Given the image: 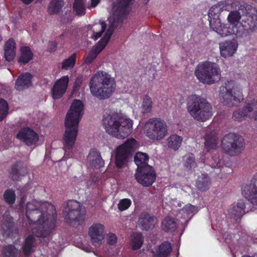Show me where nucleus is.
<instances>
[{
	"label": "nucleus",
	"mask_w": 257,
	"mask_h": 257,
	"mask_svg": "<svg viewBox=\"0 0 257 257\" xmlns=\"http://www.w3.org/2000/svg\"><path fill=\"white\" fill-rule=\"evenodd\" d=\"M227 163H226V165H225L226 167H227Z\"/></svg>",
	"instance_id": "61"
},
{
	"label": "nucleus",
	"mask_w": 257,
	"mask_h": 257,
	"mask_svg": "<svg viewBox=\"0 0 257 257\" xmlns=\"http://www.w3.org/2000/svg\"><path fill=\"white\" fill-rule=\"evenodd\" d=\"M83 82V78L81 76H78L76 77L73 86V91L77 92L80 89V87Z\"/></svg>",
	"instance_id": "48"
},
{
	"label": "nucleus",
	"mask_w": 257,
	"mask_h": 257,
	"mask_svg": "<svg viewBox=\"0 0 257 257\" xmlns=\"http://www.w3.org/2000/svg\"><path fill=\"white\" fill-rule=\"evenodd\" d=\"M114 31V28L112 25H110L104 36L100 39L98 43L90 51L86 56L84 57V62L87 64H89L96 58L98 54L101 52L109 42L111 36Z\"/></svg>",
	"instance_id": "13"
},
{
	"label": "nucleus",
	"mask_w": 257,
	"mask_h": 257,
	"mask_svg": "<svg viewBox=\"0 0 257 257\" xmlns=\"http://www.w3.org/2000/svg\"><path fill=\"white\" fill-rule=\"evenodd\" d=\"M153 102L151 98L146 94L143 98L141 105L142 112L143 114L149 113L152 111Z\"/></svg>",
	"instance_id": "39"
},
{
	"label": "nucleus",
	"mask_w": 257,
	"mask_h": 257,
	"mask_svg": "<svg viewBox=\"0 0 257 257\" xmlns=\"http://www.w3.org/2000/svg\"><path fill=\"white\" fill-rule=\"evenodd\" d=\"M149 157L148 155L145 153L137 152L134 157V162L137 166V169H140L147 168L148 164Z\"/></svg>",
	"instance_id": "29"
},
{
	"label": "nucleus",
	"mask_w": 257,
	"mask_h": 257,
	"mask_svg": "<svg viewBox=\"0 0 257 257\" xmlns=\"http://www.w3.org/2000/svg\"><path fill=\"white\" fill-rule=\"evenodd\" d=\"M183 163L184 168L188 171H192L197 166L195 161V157L193 153H188L183 157Z\"/></svg>",
	"instance_id": "32"
},
{
	"label": "nucleus",
	"mask_w": 257,
	"mask_h": 257,
	"mask_svg": "<svg viewBox=\"0 0 257 257\" xmlns=\"http://www.w3.org/2000/svg\"><path fill=\"white\" fill-rule=\"evenodd\" d=\"M242 17L238 11H232L230 12L227 17V20L229 23L228 26L226 27L227 29L226 36L228 35L235 36L237 37V34L239 31V20H241Z\"/></svg>",
	"instance_id": "18"
},
{
	"label": "nucleus",
	"mask_w": 257,
	"mask_h": 257,
	"mask_svg": "<svg viewBox=\"0 0 257 257\" xmlns=\"http://www.w3.org/2000/svg\"><path fill=\"white\" fill-rule=\"evenodd\" d=\"M16 137L28 146L36 144L39 140L38 134L32 129L28 127L22 128L17 135Z\"/></svg>",
	"instance_id": "19"
},
{
	"label": "nucleus",
	"mask_w": 257,
	"mask_h": 257,
	"mask_svg": "<svg viewBox=\"0 0 257 257\" xmlns=\"http://www.w3.org/2000/svg\"><path fill=\"white\" fill-rule=\"evenodd\" d=\"M171 250L170 243L167 241H164L159 246L158 250L156 252V256L167 257Z\"/></svg>",
	"instance_id": "38"
},
{
	"label": "nucleus",
	"mask_w": 257,
	"mask_h": 257,
	"mask_svg": "<svg viewBox=\"0 0 257 257\" xmlns=\"http://www.w3.org/2000/svg\"><path fill=\"white\" fill-rule=\"evenodd\" d=\"M231 40H226V56H232L237 51L238 48V42L235 36Z\"/></svg>",
	"instance_id": "36"
},
{
	"label": "nucleus",
	"mask_w": 257,
	"mask_h": 257,
	"mask_svg": "<svg viewBox=\"0 0 257 257\" xmlns=\"http://www.w3.org/2000/svg\"><path fill=\"white\" fill-rule=\"evenodd\" d=\"M9 110L8 103L4 99H0V121L7 115Z\"/></svg>",
	"instance_id": "45"
},
{
	"label": "nucleus",
	"mask_w": 257,
	"mask_h": 257,
	"mask_svg": "<svg viewBox=\"0 0 257 257\" xmlns=\"http://www.w3.org/2000/svg\"><path fill=\"white\" fill-rule=\"evenodd\" d=\"M4 225L7 227L9 229H12L13 227V222L11 221H5Z\"/></svg>",
	"instance_id": "54"
},
{
	"label": "nucleus",
	"mask_w": 257,
	"mask_h": 257,
	"mask_svg": "<svg viewBox=\"0 0 257 257\" xmlns=\"http://www.w3.org/2000/svg\"><path fill=\"white\" fill-rule=\"evenodd\" d=\"M186 108L190 116L195 120L205 122L212 116V107L207 100L198 95L188 97Z\"/></svg>",
	"instance_id": "5"
},
{
	"label": "nucleus",
	"mask_w": 257,
	"mask_h": 257,
	"mask_svg": "<svg viewBox=\"0 0 257 257\" xmlns=\"http://www.w3.org/2000/svg\"><path fill=\"white\" fill-rule=\"evenodd\" d=\"M229 4V3H227L226 2V3H225L226 7V6H227V5L228 4Z\"/></svg>",
	"instance_id": "60"
},
{
	"label": "nucleus",
	"mask_w": 257,
	"mask_h": 257,
	"mask_svg": "<svg viewBox=\"0 0 257 257\" xmlns=\"http://www.w3.org/2000/svg\"><path fill=\"white\" fill-rule=\"evenodd\" d=\"M27 172L26 167H22L20 162H16L12 165L10 176L14 181H18L20 176H24Z\"/></svg>",
	"instance_id": "26"
},
{
	"label": "nucleus",
	"mask_w": 257,
	"mask_h": 257,
	"mask_svg": "<svg viewBox=\"0 0 257 257\" xmlns=\"http://www.w3.org/2000/svg\"><path fill=\"white\" fill-rule=\"evenodd\" d=\"M18 251L13 245H8L4 247L3 255L4 257H17Z\"/></svg>",
	"instance_id": "42"
},
{
	"label": "nucleus",
	"mask_w": 257,
	"mask_h": 257,
	"mask_svg": "<svg viewBox=\"0 0 257 257\" xmlns=\"http://www.w3.org/2000/svg\"><path fill=\"white\" fill-rule=\"evenodd\" d=\"M64 6L63 0H52L48 7V12L50 15L58 14Z\"/></svg>",
	"instance_id": "35"
},
{
	"label": "nucleus",
	"mask_w": 257,
	"mask_h": 257,
	"mask_svg": "<svg viewBox=\"0 0 257 257\" xmlns=\"http://www.w3.org/2000/svg\"><path fill=\"white\" fill-rule=\"evenodd\" d=\"M245 209V204L243 200H239L236 205L233 204L231 206L228 210V213L231 216V218H233L235 223H239L241 217L248 212V210H246Z\"/></svg>",
	"instance_id": "21"
},
{
	"label": "nucleus",
	"mask_w": 257,
	"mask_h": 257,
	"mask_svg": "<svg viewBox=\"0 0 257 257\" xmlns=\"http://www.w3.org/2000/svg\"><path fill=\"white\" fill-rule=\"evenodd\" d=\"M84 105L80 100L74 99L68 111L65 119V131L63 135L64 150L71 151L76 141L79 123L83 114Z\"/></svg>",
	"instance_id": "2"
},
{
	"label": "nucleus",
	"mask_w": 257,
	"mask_h": 257,
	"mask_svg": "<svg viewBox=\"0 0 257 257\" xmlns=\"http://www.w3.org/2000/svg\"><path fill=\"white\" fill-rule=\"evenodd\" d=\"M48 47L50 51H55L57 47V43L55 41L51 42L49 43Z\"/></svg>",
	"instance_id": "52"
},
{
	"label": "nucleus",
	"mask_w": 257,
	"mask_h": 257,
	"mask_svg": "<svg viewBox=\"0 0 257 257\" xmlns=\"http://www.w3.org/2000/svg\"><path fill=\"white\" fill-rule=\"evenodd\" d=\"M132 204V201L128 198L120 199L118 204V209L121 211L127 209Z\"/></svg>",
	"instance_id": "46"
},
{
	"label": "nucleus",
	"mask_w": 257,
	"mask_h": 257,
	"mask_svg": "<svg viewBox=\"0 0 257 257\" xmlns=\"http://www.w3.org/2000/svg\"><path fill=\"white\" fill-rule=\"evenodd\" d=\"M157 218L147 212L141 213L139 217V223L140 227L143 230L148 231L154 227Z\"/></svg>",
	"instance_id": "23"
},
{
	"label": "nucleus",
	"mask_w": 257,
	"mask_h": 257,
	"mask_svg": "<svg viewBox=\"0 0 257 257\" xmlns=\"http://www.w3.org/2000/svg\"><path fill=\"white\" fill-rule=\"evenodd\" d=\"M219 50L221 56L225 57V43H219Z\"/></svg>",
	"instance_id": "53"
},
{
	"label": "nucleus",
	"mask_w": 257,
	"mask_h": 257,
	"mask_svg": "<svg viewBox=\"0 0 257 257\" xmlns=\"http://www.w3.org/2000/svg\"><path fill=\"white\" fill-rule=\"evenodd\" d=\"M65 36V34L64 33H63L62 34H61L60 36H59V38L60 39H62Z\"/></svg>",
	"instance_id": "59"
},
{
	"label": "nucleus",
	"mask_w": 257,
	"mask_h": 257,
	"mask_svg": "<svg viewBox=\"0 0 257 257\" xmlns=\"http://www.w3.org/2000/svg\"><path fill=\"white\" fill-rule=\"evenodd\" d=\"M144 242V237L141 232H134L131 235V245L134 250L141 248Z\"/></svg>",
	"instance_id": "34"
},
{
	"label": "nucleus",
	"mask_w": 257,
	"mask_h": 257,
	"mask_svg": "<svg viewBox=\"0 0 257 257\" xmlns=\"http://www.w3.org/2000/svg\"><path fill=\"white\" fill-rule=\"evenodd\" d=\"M135 177L143 186L150 187L156 180V173L152 166H147L145 168L136 169Z\"/></svg>",
	"instance_id": "14"
},
{
	"label": "nucleus",
	"mask_w": 257,
	"mask_h": 257,
	"mask_svg": "<svg viewBox=\"0 0 257 257\" xmlns=\"http://www.w3.org/2000/svg\"><path fill=\"white\" fill-rule=\"evenodd\" d=\"M100 153L98 151L95 149H91L89 153V154L87 156L88 161L92 160L94 159L99 156L100 157Z\"/></svg>",
	"instance_id": "50"
},
{
	"label": "nucleus",
	"mask_w": 257,
	"mask_h": 257,
	"mask_svg": "<svg viewBox=\"0 0 257 257\" xmlns=\"http://www.w3.org/2000/svg\"><path fill=\"white\" fill-rule=\"evenodd\" d=\"M16 194L14 190L10 189H7L4 194L5 201L9 205H13L16 201Z\"/></svg>",
	"instance_id": "43"
},
{
	"label": "nucleus",
	"mask_w": 257,
	"mask_h": 257,
	"mask_svg": "<svg viewBox=\"0 0 257 257\" xmlns=\"http://www.w3.org/2000/svg\"><path fill=\"white\" fill-rule=\"evenodd\" d=\"M104 226L100 223H93L88 229V234L93 244H100L104 239Z\"/></svg>",
	"instance_id": "22"
},
{
	"label": "nucleus",
	"mask_w": 257,
	"mask_h": 257,
	"mask_svg": "<svg viewBox=\"0 0 257 257\" xmlns=\"http://www.w3.org/2000/svg\"><path fill=\"white\" fill-rule=\"evenodd\" d=\"M85 0H75L73 5L74 12L76 15L82 16L85 14V7L84 6V1Z\"/></svg>",
	"instance_id": "41"
},
{
	"label": "nucleus",
	"mask_w": 257,
	"mask_h": 257,
	"mask_svg": "<svg viewBox=\"0 0 257 257\" xmlns=\"http://www.w3.org/2000/svg\"><path fill=\"white\" fill-rule=\"evenodd\" d=\"M26 212L32 233L37 237L49 240L56 226L57 214L55 206L47 202L33 200L27 203Z\"/></svg>",
	"instance_id": "1"
},
{
	"label": "nucleus",
	"mask_w": 257,
	"mask_h": 257,
	"mask_svg": "<svg viewBox=\"0 0 257 257\" xmlns=\"http://www.w3.org/2000/svg\"><path fill=\"white\" fill-rule=\"evenodd\" d=\"M68 211L65 216L66 222L70 225H80L85 219V210L78 201L70 200L67 203Z\"/></svg>",
	"instance_id": "9"
},
{
	"label": "nucleus",
	"mask_w": 257,
	"mask_h": 257,
	"mask_svg": "<svg viewBox=\"0 0 257 257\" xmlns=\"http://www.w3.org/2000/svg\"><path fill=\"white\" fill-rule=\"evenodd\" d=\"M33 58V53L28 46H23L20 48V55L18 58V63L20 65L28 63Z\"/></svg>",
	"instance_id": "28"
},
{
	"label": "nucleus",
	"mask_w": 257,
	"mask_h": 257,
	"mask_svg": "<svg viewBox=\"0 0 257 257\" xmlns=\"http://www.w3.org/2000/svg\"><path fill=\"white\" fill-rule=\"evenodd\" d=\"M117 236L114 233H109L107 235V243L110 245H114L116 243Z\"/></svg>",
	"instance_id": "51"
},
{
	"label": "nucleus",
	"mask_w": 257,
	"mask_h": 257,
	"mask_svg": "<svg viewBox=\"0 0 257 257\" xmlns=\"http://www.w3.org/2000/svg\"><path fill=\"white\" fill-rule=\"evenodd\" d=\"M243 99L241 89L235 81H228L227 83H226V106L237 105Z\"/></svg>",
	"instance_id": "12"
},
{
	"label": "nucleus",
	"mask_w": 257,
	"mask_h": 257,
	"mask_svg": "<svg viewBox=\"0 0 257 257\" xmlns=\"http://www.w3.org/2000/svg\"><path fill=\"white\" fill-rule=\"evenodd\" d=\"M96 27V30L97 29H100V31L98 32H95L94 31L95 28L93 29V35L92 38L94 40H96L98 38H99L102 35V34L104 32L106 28V24L103 21L100 22L98 24H95V26Z\"/></svg>",
	"instance_id": "44"
},
{
	"label": "nucleus",
	"mask_w": 257,
	"mask_h": 257,
	"mask_svg": "<svg viewBox=\"0 0 257 257\" xmlns=\"http://www.w3.org/2000/svg\"><path fill=\"white\" fill-rule=\"evenodd\" d=\"M33 75L26 72L21 74L17 78L15 83V88L18 91H22L32 85Z\"/></svg>",
	"instance_id": "24"
},
{
	"label": "nucleus",
	"mask_w": 257,
	"mask_h": 257,
	"mask_svg": "<svg viewBox=\"0 0 257 257\" xmlns=\"http://www.w3.org/2000/svg\"><path fill=\"white\" fill-rule=\"evenodd\" d=\"M69 77L64 76L57 80L52 89V96L53 99L60 98L64 94L68 87Z\"/></svg>",
	"instance_id": "20"
},
{
	"label": "nucleus",
	"mask_w": 257,
	"mask_h": 257,
	"mask_svg": "<svg viewBox=\"0 0 257 257\" xmlns=\"http://www.w3.org/2000/svg\"><path fill=\"white\" fill-rule=\"evenodd\" d=\"M211 182V179L207 174H201L197 177L196 187L202 192L206 191L209 189Z\"/></svg>",
	"instance_id": "27"
},
{
	"label": "nucleus",
	"mask_w": 257,
	"mask_h": 257,
	"mask_svg": "<svg viewBox=\"0 0 257 257\" xmlns=\"http://www.w3.org/2000/svg\"><path fill=\"white\" fill-rule=\"evenodd\" d=\"M168 126L166 121L160 117H152L145 124L144 133L152 141L163 140L167 135Z\"/></svg>",
	"instance_id": "7"
},
{
	"label": "nucleus",
	"mask_w": 257,
	"mask_h": 257,
	"mask_svg": "<svg viewBox=\"0 0 257 257\" xmlns=\"http://www.w3.org/2000/svg\"><path fill=\"white\" fill-rule=\"evenodd\" d=\"M241 191L242 196L252 205L257 207V173L249 183L242 186Z\"/></svg>",
	"instance_id": "15"
},
{
	"label": "nucleus",
	"mask_w": 257,
	"mask_h": 257,
	"mask_svg": "<svg viewBox=\"0 0 257 257\" xmlns=\"http://www.w3.org/2000/svg\"><path fill=\"white\" fill-rule=\"evenodd\" d=\"M137 146V141L134 138H131L126 140L123 144L117 148L115 165L117 168L122 169L127 166L128 159Z\"/></svg>",
	"instance_id": "8"
},
{
	"label": "nucleus",
	"mask_w": 257,
	"mask_h": 257,
	"mask_svg": "<svg viewBox=\"0 0 257 257\" xmlns=\"http://www.w3.org/2000/svg\"><path fill=\"white\" fill-rule=\"evenodd\" d=\"M219 98L220 99V100L223 102L225 101V94H223V93H220L219 94Z\"/></svg>",
	"instance_id": "56"
},
{
	"label": "nucleus",
	"mask_w": 257,
	"mask_h": 257,
	"mask_svg": "<svg viewBox=\"0 0 257 257\" xmlns=\"http://www.w3.org/2000/svg\"><path fill=\"white\" fill-rule=\"evenodd\" d=\"M226 172H226V173L230 174V173H232L233 170L231 168H228V169L226 170Z\"/></svg>",
	"instance_id": "57"
},
{
	"label": "nucleus",
	"mask_w": 257,
	"mask_h": 257,
	"mask_svg": "<svg viewBox=\"0 0 257 257\" xmlns=\"http://www.w3.org/2000/svg\"><path fill=\"white\" fill-rule=\"evenodd\" d=\"M134 0H117L114 4V17L118 22H122L130 12V4Z\"/></svg>",
	"instance_id": "17"
},
{
	"label": "nucleus",
	"mask_w": 257,
	"mask_h": 257,
	"mask_svg": "<svg viewBox=\"0 0 257 257\" xmlns=\"http://www.w3.org/2000/svg\"><path fill=\"white\" fill-rule=\"evenodd\" d=\"M196 211V208L194 206L189 204L186 205L183 208L182 211L183 213L187 215H191L194 213Z\"/></svg>",
	"instance_id": "49"
},
{
	"label": "nucleus",
	"mask_w": 257,
	"mask_h": 257,
	"mask_svg": "<svg viewBox=\"0 0 257 257\" xmlns=\"http://www.w3.org/2000/svg\"><path fill=\"white\" fill-rule=\"evenodd\" d=\"M100 0H91V7H95L100 2Z\"/></svg>",
	"instance_id": "55"
},
{
	"label": "nucleus",
	"mask_w": 257,
	"mask_h": 257,
	"mask_svg": "<svg viewBox=\"0 0 257 257\" xmlns=\"http://www.w3.org/2000/svg\"><path fill=\"white\" fill-rule=\"evenodd\" d=\"M35 241V237L32 235H29L26 237L23 247V251L25 256H29L32 253Z\"/></svg>",
	"instance_id": "37"
},
{
	"label": "nucleus",
	"mask_w": 257,
	"mask_h": 257,
	"mask_svg": "<svg viewBox=\"0 0 257 257\" xmlns=\"http://www.w3.org/2000/svg\"><path fill=\"white\" fill-rule=\"evenodd\" d=\"M89 86L92 95L99 100L111 97L115 91L116 83L114 79L107 73L99 71L91 78Z\"/></svg>",
	"instance_id": "3"
},
{
	"label": "nucleus",
	"mask_w": 257,
	"mask_h": 257,
	"mask_svg": "<svg viewBox=\"0 0 257 257\" xmlns=\"http://www.w3.org/2000/svg\"><path fill=\"white\" fill-rule=\"evenodd\" d=\"M226 154L234 156L240 154L244 149L243 138L235 133L226 135Z\"/></svg>",
	"instance_id": "10"
},
{
	"label": "nucleus",
	"mask_w": 257,
	"mask_h": 257,
	"mask_svg": "<svg viewBox=\"0 0 257 257\" xmlns=\"http://www.w3.org/2000/svg\"><path fill=\"white\" fill-rule=\"evenodd\" d=\"M89 163L92 167L95 168H100L104 166V161L101 158L98 157L92 160L89 161Z\"/></svg>",
	"instance_id": "47"
},
{
	"label": "nucleus",
	"mask_w": 257,
	"mask_h": 257,
	"mask_svg": "<svg viewBox=\"0 0 257 257\" xmlns=\"http://www.w3.org/2000/svg\"><path fill=\"white\" fill-rule=\"evenodd\" d=\"M76 62V55L72 54L67 59L64 60L62 62L61 69L68 70L73 68Z\"/></svg>",
	"instance_id": "40"
},
{
	"label": "nucleus",
	"mask_w": 257,
	"mask_h": 257,
	"mask_svg": "<svg viewBox=\"0 0 257 257\" xmlns=\"http://www.w3.org/2000/svg\"><path fill=\"white\" fill-rule=\"evenodd\" d=\"M205 147L207 150L216 149L218 144V138L215 133L207 134L204 137Z\"/></svg>",
	"instance_id": "31"
},
{
	"label": "nucleus",
	"mask_w": 257,
	"mask_h": 257,
	"mask_svg": "<svg viewBox=\"0 0 257 257\" xmlns=\"http://www.w3.org/2000/svg\"><path fill=\"white\" fill-rule=\"evenodd\" d=\"M257 27V15L247 14L242 16L241 21L239 23V31L237 37L246 35L249 31H252Z\"/></svg>",
	"instance_id": "16"
},
{
	"label": "nucleus",
	"mask_w": 257,
	"mask_h": 257,
	"mask_svg": "<svg viewBox=\"0 0 257 257\" xmlns=\"http://www.w3.org/2000/svg\"><path fill=\"white\" fill-rule=\"evenodd\" d=\"M217 4L212 6L208 12V18L210 27L221 37L224 34L225 24L221 23L219 19L220 13L223 11V6Z\"/></svg>",
	"instance_id": "11"
},
{
	"label": "nucleus",
	"mask_w": 257,
	"mask_h": 257,
	"mask_svg": "<svg viewBox=\"0 0 257 257\" xmlns=\"http://www.w3.org/2000/svg\"><path fill=\"white\" fill-rule=\"evenodd\" d=\"M161 226L165 232H172L176 230L177 224L174 219L167 216L162 221Z\"/></svg>",
	"instance_id": "33"
},
{
	"label": "nucleus",
	"mask_w": 257,
	"mask_h": 257,
	"mask_svg": "<svg viewBox=\"0 0 257 257\" xmlns=\"http://www.w3.org/2000/svg\"><path fill=\"white\" fill-rule=\"evenodd\" d=\"M4 57L8 62L12 61L16 55V44L13 39H9L4 47Z\"/></svg>",
	"instance_id": "25"
},
{
	"label": "nucleus",
	"mask_w": 257,
	"mask_h": 257,
	"mask_svg": "<svg viewBox=\"0 0 257 257\" xmlns=\"http://www.w3.org/2000/svg\"><path fill=\"white\" fill-rule=\"evenodd\" d=\"M102 124L108 134L117 139H124L132 133V121L116 113L104 115Z\"/></svg>",
	"instance_id": "4"
},
{
	"label": "nucleus",
	"mask_w": 257,
	"mask_h": 257,
	"mask_svg": "<svg viewBox=\"0 0 257 257\" xmlns=\"http://www.w3.org/2000/svg\"><path fill=\"white\" fill-rule=\"evenodd\" d=\"M216 166L218 167H220L221 166V162H220V160H218L217 163L216 164Z\"/></svg>",
	"instance_id": "58"
},
{
	"label": "nucleus",
	"mask_w": 257,
	"mask_h": 257,
	"mask_svg": "<svg viewBox=\"0 0 257 257\" xmlns=\"http://www.w3.org/2000/svg\"><path fill=\"white\" fill-rule=\"evenodd\" d=\"M194 74L200 82L210 85L220 80L221 71L216 63L207 61L197 65Z\"/></svg>",
	"instance_id": "6"
},
{
	"label": "nucleus",
	"mask_w": 257,
	"mask_h": 257,
	"mask_svg": "<svg viewBox=\"0 0 257 257\" xmlns=\"http://www.w3.org/2000/svg\"><path fill=\"white\" fill-rule=\"evenodd\" d=\"M183 142V138L176 134L171 135L167 139V145L169 148L177 151L180 148Z\"/></svg>",
	"instance_id": "30"
}]
</instances>
